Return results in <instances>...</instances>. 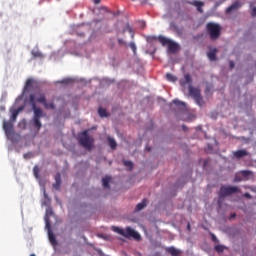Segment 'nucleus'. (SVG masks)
I'll list each match as a JSON object with an SVG mask.
<instances>
[{"label": "nucleus", "mask_w": 256, "mask_h": 256, "mask_svg": "<svg viewBox=\"0 0 256 256\" xmlns=\"http://www.w3.org/2000/svg\"><path fill=\"white\" fill-rule=\"evenodd\" d=\"M29 104L30 106H32V109L34 112L33 126L35 127L36 130L39 131L42 128L41 118L44 116V114L41 108H37L36 97L33 94L29 96Z\"/></svg>", "instance_id": "nucleus-1"}, {"label": "nucleus", "mask_w": 256, "mask_h": 256, "mask_svg": "<svg viewBox=\"0 0 256 256\" xmlns=\"http://www.w3.org/2000/svg\"><path fill=\"white\" fill-rule=\"evenodd\" d=\"M207 33L212 41H217L221 34V27L217 23L209 22L206 25Z\"/></svg>", "instance_id": "nucleus-2"}, {"label": "nucleus", "mask_w": 256, "mask_h": 256, "mask_svg": "<svg viewBox=\"0 0 256 256\" xmlns=\"http://www.w3.org/2000/svg\"><path fill=\"white\" fill-rule=\"evenodd\" d=\"M78 142L87 150H92L94 139L88 135V130L83 131L78 137Z\"/></svg>", "instance_id": "nucleus-3"}, {"label": "nucleus", "mask_w": 256, "mask_h": 256, "mask_svg": "<svg viewBox=\"0 0 256 256\" xmlns=\"http://www.w3.org/2000/svg\"><path fill=\"white\" fill-rule=\"evenodd\" d=\"M188 92L190 93V96L192 97V99L195 100L196 104L200 107H203L204 100H203V97L201 96L200 89L190 85L188 86Z\"/></svg>", "instance_id": "nucleus-4"}, {"label": "nucleus", "mask_w": 256, "mask_h": 256, "mask_svg": "<svg viewBox=\"0 0 256 256\" xmlns=\"http://www.w3.org/2000/svg\"><path fill=\"white\" fill-rule=\"evenodd\" d=\"M239 192L240 190L237 186H221L219 197L224 198Z\"/></svg>", "instance_id": "nucleus-5"}, {"label": "nucleus", "mask_w": 256, "mask_h": 256, "mask_svg": "<svg viewBox=\"0 0 256 256\" xmlns=\"http://www.w3.org/2000/svg\"><path fill=\"white\" fill-rule=\"evenodd\" d=\"M124 238L131 239L133 238L134 240H141V235L137 233L134 229H131L130 227L126 228V231L122 234Z\"/></svg>", "instance_id": "nucleus-6"}, {"label": "nucleus", "mask_w": 256, "mask_h": 256, "mask_svg": "<svg viewBox=\"0 0 256 256\" xmlns=\"http://www.w3.org/2000/svg\"><path fill=\"white\" fill-rule=\"evenodd\" d=\"M3 129L7 138H11L14 135L13 124L11 122L4 121Z\"/></svg>", "instance_id": "nucleus-7"}, {"label": "nucleus", "mask_w": 256, "mask_h": 256, "mask_svg": "<svg viewBox=\"0 0 256 256\" xmlns=\"http://www.w3.org/2000/svg\"><path fill=\"white\" fill-rule=\"evenodd\" d=\"M23 110H24V106H20L18 109H11L10 121L15 122L17 120L19 113H21Z\"/></svg>", "instance_id": "nucleus-8"}, {"label": "nucleus", "mask_w": 256, "mask_h": 256, "mask_svg": "<svg viewBox=\"0 0 256 256\" xmlns=\"http://www.w3.org/2000/svg\"><path fill=\"white\" fill-rule=\"evenodd\" d=\"M153 40H157L161 43L162 46H168L173 43L169 38H165L164 36L152 37Z\"/></svg>", "instance_id": "nucleus-9"}, {"label": "nucleus", "mask_w": 256, "mask_h": 256, "mask_svg": "<svg viewBox=\"0 0 256 256\" xmlns=\"http://www.w3.org/2000/svg\"><path fill=\"white\" fill-rule=\"evenodd\" d=\"M242 4L239 1L234 2L231 6L227 7L226 13H232L234 10L239 9Z\"/></svg>", "instance_id": "nucleus-10"}, {"label": "nucleus", "mask_w": 256, "mask_h": 256, "mask_svg": "<svg viewBox=\"0 0 256 256\" xmlns=\"http://www.w3.org/2000/svg\"><path fill=\"white\" fill-rule=\"evenodd\" d=\"M217 53H218L217 48L211 49L209 51V53H207V57H209L210 61H216L217 60Z\"/></svg>", "instance_id": "nucleus-11"}, {"label": "nucleus", "mask_w": 256, "mask_h": 256, "mask_svg": "<svg viewBox=\"0 0 256 256\" xmlns=\"http://www.w3.org/2000/svg\"><path fill=\"white\" fill-rule=\"evenodd\" d=\"M190 5H194L199 13H203L204 2L195 0L193 2H190Z\"/></svg>", "instance_id": "nucleus-12"}, {"label": "nucleus", "mask_w": 256, "mask_h": 256, "mask_svg": "<svg viewBox=\"0 0 256 256\" xmlns=\"http://www.w3.org/2000/svg\"><path fill=\"white\" fill-rule=\"evenodd\" d=\"M53 216V210L51 207L47 208L46 214H45V222L47 224V228L50 229L51 228V224L49 223L48 217H52Z\"/></svg>", "instance_id": "nucleus-13"}, {"label": "nucleus", "mask_w": 256, "mask_h": 256, "mask_svg": "<svg viewBox=\"0 0 256 256\" xmlns=\"http://www.w3.org/2000/svg\"><path fill=\"white\" fill-rule=\"evenodd\" d=\"M167 46H168V52L176 53L177 51H179V45L176 44L175 42H172Z\"/></svg>", "instance_id": "nucleus-14"}, {"label": "nucleus", "mask_w": 256, "mask_h": 256, "mask_svg": "<svg viewBox=\"0 0 256 256\" xmlns=\"http://www.w3.org/2000/svg\"><path fill=\"white\" fill-rule=\"evenodd\" d=\"M149 201L147 199H143L142 202L138 203L136 206V212H140L141 210L145 209Z\"/></svg>", "instance_id": "nucleus-15"}, {"label": "nucleus", "mask_w": 256, "mask_h": 256, "mask_svg": "<svg viewBox=\"0 0 256 256\" xmlns=\"http://www.w3.org/2000/svg\"><path fill=\"white\" fill-rule=\"evenodd\" d=\"M33 83H34V80L32 78H29L28 80H26L25 86H24V89H23V94H26L28 89L33 86Z\"/></svg>", "instance_id": "nucleus-16"}, {"label": "nucleus", "mask_w": 256, "mask_h": 256, "mask_svg": "<svg viewBox=\"0 0 256 256\" xmlns=\"http://www.w3.org/2000/svg\"><path fill=\"white\" fill-rule=\"evenodd\" d=\"M246 156H248V152L245 151V150H239V151H235L234 152V157L235 158L240 159V158H244Z\"/></svg>", "instance_id": "nucleus-17"}, {"label": "nucleus", "mask_w": 256, "mask_h": 256, "mask_svg": "<svg viewBox=\"0 0 256 256\" xmlns=\"http://www.w3.org/2000/svg\"><path fill=\"white\" fill-rule=\"evenodd\" d=\"M192 82L190 74L185 75V79L180 81V85L182 87H185L187 84H190Z\"/></svg>", "instance_id": "nucleus-18"}, {"label": "nucleus", "mask_w": 256, "mask_h": 256, "mask_svg": "<svg viewBox=\"0 0 256 256\" xmlns=\"http://www.w3.org/2000/svg\"><path fill=\"white\" fill-rule=\"evenodd\" d=\"M167 252L170 253L172 256H179L180 255V251L177 250L174 247L167 248Z\"/></svg>", "instance_id": "nucleus-19"}, {"label": "nucleus", "mask_w": 256, "mask_h": 256, "mask_svg": "<svg viewBox=\"0 0 256 256\" xmlns=\"http://www.w3.org/2000/svg\"><path fill=\"white\" fill-rule=\"evenodd\" d=\"M98 115H99L101 118L109 117V114L107 113V111H106L105 108H99V109H98Z\"/></svg>", "instance_id": "nucleus-20"}, {"label": "nucleus", "mask_w": 256, "mask_h": 256, "mask_svg": "<svg viewBox=\"0 0 256 256\" xmlns=\"http://www.w3.org/2000/svg\"><path fill=\"white\" fill-rule=\"evenodd\" d=\"M108 143H109V147H111L112 150H116L117 143H116L115 139L109 137L108 138Z\"/></svg>", "instance_id": "nucleus-21"}, {"label": "nucleus", "mask_w": 256, "mask_h": 256, "mask_svg": "<svg viewBox=\"0 0 256 256\" xmlns=\"http://www.w3.org/2000/svg\"><path fill=\"white\" fill-rule=\"evenodd\" d=\"M166 79L168 82L175 83L177 81V77L171 73L166 74Z\"/></svg>", "instance_id": "nucleus-22"}, {"label": "nucleus", "mask_w": 256, "mask_h": 256, "mask_svg": "<svg viewBox=\"0 0 256 256\" xmlns=\"http://www.w3.org/2000/svg\"><path fill=\"white\" fill-rule=\"evenodd\" d=\"M51 204V199H49L46 190H44V201L42 202L43 206H48Z\"/></svg>", "instance_id": "nucleus-23"}, {"label": "nucleus", "mask_w": 256, "mask_h": 256, "mask_svg": "<svg viewBox=\"0 0 256 256\" xmlns=\"http://www.w3.org/2000/svg\"><path fill=\"white\" fill-rule=\"evenodd\" d=\"M110 181H111V178L110 177H106V178H103L102 179V185L104 188H110Z\"/></svg>", "instance_id": "nucleus-24"}, {"label": "nucleus", "mask_w": 256, "mask_h": 256, "mask_svg": "<svg viewBox=\"0 0 256 256\" xmlns=\"http://www.w3.org/2000/svg\"><path fill=\"white\" fill-rule=\"evenodd\" d=\"M43 106L45 107V109H48V110H55V104L53 102H46V103H43Z\"/></svg>", "instance_id": "nucleus-25"}, {"label": "nucleus", "mask_w": 256, "mask_h": 256, "mask_svg": "<svg viewBox=\"0 0 256 256\" xmlns=\"http://www.w3.org/2000/svg\"><path fill=\"white\" fill-rule=\"evenodd\" d=\"M48 237H49L50 243H52L53 245L57 244L55 234H53L52 232H49L48 233Z\"/></svg>", "instance_id": "nucleus-26"}, {"label": "nucleus", "mask_w": 256, "mask_h": 256, "mask_svg": "<svg viewBox=\"0 0 256 256\" xmlns=\"http://www.w3.org/2000/svg\"><path fill=\"white\" fill-rule=\"evenodd\" d=\"M112 230L113 232H116L117 234L123 236V234L125 233V230L117 227V226H112Z\"/></svg>", "instance_id": "nucleus-27"}, {"label": "nucleus", "mask_w": 256, "mask_h": 256, "mask_svg": "<svg viewBox=\"0 0 256 256\" xmlns=\"http://www.w3.org/2000/svg\"><path fill=\"white\" fill-rule=\"evenodd\" d=\"M36 102L38 103H46L47 100H46V96L44 94H40V96L38 98H36Z\"/></svg>", "instance_id": "nucleus-28"}, {"label": "nucleus", "mask_w": 256, "mask_h": 256, "mask_svg": "<svg viewBox=\"0 0 256 256\" xmlns=\"http://www.w3.org/2000/svg\"><path fill=\"white\" fill-rule=\"evenodd\" d=\"M240 173H241V176L244 178H248L249 176L252 175V171L250 170H242Z\"/></svg>", "instance_id": "nucleus-29"}, {"label": "nucleus", "mask_w": 256, "mask_h": 256, "mask_svg": "<svg viewBox=\"0 0 256 256\" xmlns=\"http://www.w3.org/2000/svg\"><path fill=\"white\" fill-rule=\"evenodd\" d=\"M32 55L34 59L43 58V54L40 51H32Z\"/></svg>", "instance_id": "nucleus-30"}, {"label": "nucleus", "mask_w": 256, "mask_h": 256, "mask_svg": "<svg viewBox=\"0 0 256 256\" xmlns=\"http://www.w3.org/2000/svg\"><path fill=\"white\" fill-rule=\"evenodd\" d=\"M123 164L124 166L130 168V170L134 169V163H132L131 161H124Z\"/></svg>", "instance_id": "nucleus-31"}, {"label": "nucleus", "mask_w": 256, "mask_h": 256, "mask_svg": "<svg viewBox=\"0 0 256 256\" xmlns=\"http://www.w3.org/2000/svg\"><path fill=\"white\" fill-rule=\"evenodd\" d=\"M173 104H175L177 107H185V103L180 100H173Z\"/></svg>", "instance_id": "nucleus-32"}, {"label": "nucleus", "mask_w": 256, "mask_h": 256, "mask_svg": "<svg viewBox=\"0 0 256 256\" xmlns=\"http://www.w3.org/2000/svg\"><path fill=\"white\" fill-rule=\"evenodd\" d=\"M224 249H225V246H224V245H216V246H215V251H217V253L223 252Z\"/></svg>", "instance_id": "nucleus-33"}, {"label": "nucleus", "mask_w": 256, "mask_h": 256, "mask_svg": "<svg viewBox=\"0 0 256 256\" xmlns=\"http://www.w3.org/2000/svg\"><path fill=\"white\" fill-rule=\"evenodd\" d=\"M130 48L132 49L133 54L136 55L137 47H136V45H135L134 42H131V43H130Z\"/></svg>", "instance_id": "nucleus-34"}, {"label": "nucleus", "mask_w": 256, "mask_h": 256, "mask_svg": "<svg viewBox=\"0 0 256 256\" xmlns=\"http://www.w3.org/2000/svg\"><path fill=\"white\" fill-rule=\"evenodd\" d=\"M242 181H243L242 176H240L239 174H236L235 178H234V182L238 183V182H242Z\"/></svg>", "instance_id": "nucleus-35"}, {"label": "nucleus", "mask_w": 256, "mask_h": 256, "mask_svg": "<svg viewBox=\"0 0 256 256\" xmlns=\"http://www.w3.org/2000/svg\"><path fill=\"white\" fill-rule=\"evenodd\" d=\"M23 158L26 160L31 159V158H33V154L31 152L25 153L23 155Z\"/></svg>", "instance_id": "nucleus-36"}, {"label": "nucleus", "mask_w": 256, "mask_h": 256, "mask_svg": "<svg viewBox=\"0 0 256 256\" xmlns=\"http://www.w3.org/2000/svg\"><path fill=\"white\" fill-rule=\"evenodd\" d=\"M61 184H62V182H55L54 184H53V187H54V189L55 190H59V189H61Z\"/></svg>", "instance_id": "nucleus-37"}, {"label": "nucleus", "mask_w": 256, "mask_h": 256, "mask_svg": "<svg viewBox=\"0 0 256 256\" xmlns=\"http://www.w3.org/2000/svg\"><path fill=\"white\" fill-rule=\"evenodd\" d=\"M55 182L62 183L61 174H55Z\"/></svg>", "instance_id": "nucleus-38"}, {"label": "nucleus", "mask_w": 256, "mask_h": 256, "mask_svg": "<svg viewBox=\"0 0 256 256\" xmlns=\"http://www.w3.org/2000/svg\"><path fill=\"white\" fill-rule=\"evenodd\" d=\"M33 171H34L35 177H38V173H39V168H38V166H34Z\"/></svg>", "instance_id": "nucleus-39"}, {"label": "nucleus", "mask_w": 256, "mask_h": 256, "mask_svg": "<svg viewBox=\"0 0 256 256\" xmlns=\"http://www.w3.org/2000/svg\"><path fill=\"white\" fill-rule=\"evenodd\" d=\"M62 83L63 84H70L71 83V79H69V78L64 79V80H62Z\"/></svg>", "instance_id": "nucleus-40"}, {"label": "nucleus", "mask_w": 256, "mask_h": 256, "mask_svg": "<svg viewBox=\"0 0 256 256\" xmlns=\"http://www.w3.org/2000/svg\"><path fill=\"white\" fill-rule=\"evenodd\" d=\"M251 16H252V17H255V16H256V7L252 8Z\"/></svg>", "instance_id": "nucleus-41"}, {"label": "nucleus", "mask_w": 256, "mask_h": 256, "mask_svg": "<svg viewBox=\"0 0 256 256\" xmlns=\"http://www.w3.org/2000/svg\"><path fill=\"white\" fill-rule=\"evenodd\" d=\"M118 44L119 45H125V41L122 40L121 38L118 39Z\"/></svg>", "instance_id": "nucleus-42"}, {"label": "nucleus", "mask_w": 256, "mask_h": 256, "mask_svg": "<svg viewBox=\"0 0 256 256\" xmlns=\"http://www.w3.org/2000/svg\"><path fill=\"white\" fill-rule=\"evenodd\" d=\"M244 197L248 198V199H251L252 198V195H250L249 193H245L244 194Z\"/></svg>", "instance_id": "nucleus-43"}, {"label": "nucleus", "mask_w": 256, "mask_h": 256, "mask_svg": "<svg viewBox=\"0 0 256 256\" xmlns=\"http://www.w3.org/2000/svg\"><path fill=\"white\" fill-rule=\"evenodd\" d=\"M211 237H212V241L217 242V237H215L214 234H212Z\"/></svg>", "instance_id": "nucleus-44"}, {"label": "nucleus", "mask_w": 256, "mask_h": 256, "mask_svg": "<svg viewBox=\"0 0 256 256\" xmlns=\"http://www.w3.org/2000/svg\"><path fill=\"white\" fill-rule=\"evenodd\" d=\"M94 4L99 5L101 3V0H93Z\"/></svg>", "instance_id": "nucleus-45"}, {"label": "nucleus", "mask_w": 256, "mask_h": 256, "mask_svg": "<svg viewBox=\"0 0 256 256\" xmlns=\"http://www.w3.org/2000/svg\"><path fill=\"white\" fill-rule=\"evenodd\" d=\"M230 68H234V62L230 61Z\"/></svg>", "instance_id": "nucleus-46"}, {"label": "nucleus", "mask_w": 256, "mask_h": 256, "mask_svg": "<svg viewBox=\"0 0 256 256\" xmlns=\"http://www.w3.org/2000/svg\"><path fill=\"white\" fill-rule=\"evenodd\" d=\"M128 31H130V33L132 32V28L130 26H128Z\"/></svg>", "instance_id": "nucleus-47"}, {"label": "nucleus", "mask_w": 256, "mask_h": 256, "mask_svg": "<svg viewBox=\"0 0 256 256\" xmlns=\"http://www.w3.org/2000/svg\"><path fill=\"white\" fill-rule=\"evenodd\" d=\"M102 9H103L104 11H107V7H102Z\"/></svg>", "instance_id": "nucleus-48"}, {"label": "nucleus", "mask_w": 256, "mask_h": 256, "mask_svg": "<svg viewBox=\"0 0 256 256\" xmlns=\"http://www.w3.org/2000/svg\"><path fill=\"white\" fill-rule=\"evenodd\" d=\"M187 229L190 230V224L187 225Z\"/></svg>", "instance_id": "nucleus-49"}, {"label": "nucleus", "mask_w": 256, "mask_h": 256, "mask_svg": "<svg viewBox=\"0 0 256 256\" xmlns=\"http://www.w3.org/2000/svg\"><path fill=\"white\" fill-rule=\"evenodd\" d=\"M232 218H234L235 217V214H232V216H231Z\"/></svg>", "instance_id": "nucleus-50"}, {"label": "nucleus", "mask_w": 256, "mask_h": 256, "mask_svg": "<svg viewBox=\"0 0 256 256\" xmlns=\"http://www.w3.org/2000/svg\"><path fill=\"white\" fill-rule=\"evenodd\" d=\"M182 128H184V130L186 129V127H185V126H182Z\"/></svg>", "instance_id": "nucleus-51"}, {"label": "nucleus", "mask_w": 256, "mask_h": 256, "mask_svg": "<svg viewBox=\"0 0 256 256\" xmlns=\"http://www.w3.org/2000/svg\"><path fill=\"white\" fill-rule=\"evenodd\" d=\"M30 256H36L35 254H32V255H30Z\"/></svg>", "instance_id": "nucleus-52"}]
</instances>
